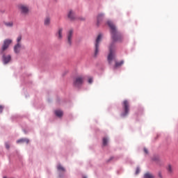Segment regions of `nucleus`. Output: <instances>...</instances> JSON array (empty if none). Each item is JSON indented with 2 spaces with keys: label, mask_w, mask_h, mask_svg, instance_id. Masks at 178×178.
Instances as JSON below:
<instances>
[{
  "label": "nucleus",
  "mask_w": 178,
  "mask_h": 178,
  "mask_svg": "<svg viewBox=\"0 0 178 178\" xmlns=\"http://www.w3.org/2000/svg\"><path fill=\"white\" fill-rule=\"evenodd\" d=\"M122 106L124 113L121 114V116L124 118V116H127L129 115V112L130 111V104L129 103V101L124 100L122 103Z\"/></svg>",
  "instance_id": "nucleus-2"
},
{
  "label": "nucleus",
  "mask_w": 178,
  "mask_h": 178,
  "mask_svg": "<svg viewBox=\"0 0 178 178\" xmlns=\"http://www.w3.org/2000/svg\"><path fill=\"white\" fill-rule=\"evenodd\" d=\"M166 170L168 175H173V172H175V168L172 165L168 164L166 167Z\"/></svg>",
  "instance_id": "nucleus-8"
},
{
  "label": "nucleus",
  "mask_w": 178,
  "mask_h": 178,
  "mask_svg": "<svg viewBox=\"0 0 178 178\" xmlns=\"http://www.w3.org/2000/svg\"><path fill=\"white\" fill-rule=\"evenodd\" d=\"M107 24L111 29V35L113 40V42L110 44L108 47L109 54L107 58L108 63L111 65L115 56L116 44H115V42H122V41H123V35L118 31L116 26L112 21H108Z\"/></svg>",
  "instance_id": "nucleus-1"
},
{
  "label": "nucleus",
  "mask_w": 178,
  "mask_h": 178,
  "mask_svg": "<svg viewBox=\"0 0 178 178\" xmlns=\"http://www.w3.org/2000/svg\"><path fill=\"white\" fill-rule=\"evenodd\" d=\"M138 173H140V168H137L136 171V175H138Z\"/></svg>",
  "instance_id": "nucleus-23"
},
{
  "label": "nucleus",
  "mask_w": 178,
  "mask_h": 178,
  "mask_svg": "<svg viewBox=\"0 0 178 178\" xmlns=\"http://www.w3.org/2000/svg\"><path fill=\"white\" fill-rule=\"evenodd\" d=\"M29 139L22 138L17 140V144H20L22 143H26V144H29Z\"/></svg>",
  "instance_id": "nucleus-17"
},
{
  "label": "nucleus",
  "mask_w": 178,
  "mask_h": 178,
  "mask_svg": "<svg viewBox=\"0 0 178 178\" xmlns=\"http://www.w3.org/2000/svg\"><path fill=\"white\" fill-rule=\"evenodd\" d=\"M73 38V30H70L67 33V42L69 45H72V39Z\"/></svg>",
  "instance_id": "nucleus-7"
},
{
  "label": "nucleus",
  "mask_w": 178,
  "mask_h": 178,
  "mask_svg": "<svg viewBox=\"0 0 178 178\" xmlns=\"http://www.w3.org/2000/svg\"><path fill=\"white\" fill-rule=\"evenodd\" d=\"M22 51V43H17L14 47V52L19 54Z\"/></svg>",
  "instance_id": "nucleus-9"
},
{
  "label": "nucleus",
  "mask_w": 178,
  "mask_h": 178,
  "mask_svg": "<svg viewBox=\"0 0 178 178\" xmlns=\"http://www.w3.org/2000/svg\"><path fill=\"white\" fill-rule=\"evenodd\" d=\"M6 25H7L8 27H12L13 26V24L12 22L6 23Z\"/></svg>",
  "instance_id": "nucleus-22"
},
{
  "label": "nucleus",
  "mask_w": 178,
  "mask_h": 178,
  "mask_svg": "<svg viewBox=\"0 0 178 178\" xmlns=\"http://www.w3.org/2000/svg\"><path fill=\"white\" fill-rule=\"evenodd\" d=\"M10 59H12V57L8 55V56H3V62L4 63V65H7V63L10 62Z\"/></svg>",
  "instance_id": "nucleus-10"
},
{
  "label": "nucleus",
  "mask_w": 178,
  "mask_h": 178,
  "mask_svg": "<svg viewBox=\"0 0 178 178\" xmlns=\"http://www.w3.org/2000/svg\"><path fill=\"white\" fill-rule=\"evenodd\" d=\"M12 44V40L10 39H6L3 41V44L1 47V54H3L8 48H9V45Z\"/></svg>",
  "instance_id": "nucleus-6"
},
{
  "label": "nucleus",
  "mask_w": 178,
  "mask_h": 178,
  "mask_svg": "<svg viewBox=\"0 0 178 178\" xmlns=\"http://www.w3.org/2000/svg\"><path fill=\"white\" fill-rule=\"evenodd\" d=\"M103 145H104V147H106V145H108V138H103Z\"/></svg>",
  "instance_id": "nucleus-20"
},
{
  "label": "nucleus",
  "mask_w": 178,
  "mask_h": 178,
  "mask_svg": "<svg viewBox=\"0 0 178 178\" xmlns=\"http://www.w3.org/2000/svg\"><path fill=\"white\" fill-rule=\"evenodd\" d=\"M102 20H104V14L100 13L97 15V25H99V23H101V22H102Z\"/></svg>",
  "instance_id": "nucleus-12"
},
{
  "label": "nucleus",
  "mask_w": 178,
  "mask_h": 178,
  "mask_svg": "<svg viewBox=\"0 0 178 178\" xmlns=\"http://www.w3.org/2000/svg\"><path fill=\"white\" fill-rule=\"evenodd\" d=\"M85 78L83 76H76L74 80V86L75 87H81L84 83Z\"/></svg>",
  "instance_id": "nucleus-3"
},
{
  "label": "nucleus",
  "mask_w": 178,
  "mask_h": 178,
  "mask_svg": "<svg viewBox=\"0 0 178 178\" xmlns=\"http://www.w3.org/2000/svg\"><path fill=\"white\" fill-rule=\"evenodd\" d=\"M2 111H3V107L0 105V113H2Z\"/></svg>",
  "instance_id": "nucleus-24"
},
{
  "label": "nucleus",
  "mask_w": 178,
  "mask_h": 178,
  "mask_svg": "<svg viewBox=\"0 0 178 178\" xmlns=\"http://www.w3.org/2000/svg\"><path fill=\"white\" fill-rule=\"evenodd\" d=\"M55 115H57L58 118H62V116H63V111L60 110H56Z\"/></svg>",
  "instance_id": "nucleus-16"
},
{
  "label": "nucleus",
  "mask_w": 178,
  "mask_h": 178,
  "mask_svg": "<svg viewBox=\"0 0 178 178\" xmlns=\"http://www.w3.org/2000/svg\"><path fill=\"white\" fill-rule=\"evenodd\" d=\"M101 40H102V35L99 34L98 35L95 44V56H97V55H98V52H99V42H101Z\"/></svg>",
  "instance_id": "nucleus-4"
},
{
  "label": "nucleus",
  "mask_w": 178,
  "mask_h": 178,
  "mask_svg": "<svg viewBox=\"0 0 178 178\" xmlns=\"http://www.w3.org/2000/svg\"><path fill=\"white\" fill-rule=\"evenodd\" d=\"M83 178H87V177H83Z\"/></svg>",
  "instance_id": "nucleus-30"
},
{
  "label": "nucleus",
  "mask_w": 178,
  "mask_h": 178,
  "mask_svg": "<svg viewBox=\"0 0 178 178\" xmlns=\"http://www.w3.org/2000/svg\"><path fill=\"white\" fill-rule=\"evenodd\" d=\"M88 83H89V84H91L92 83V78H90L88 79Z\"/></svg>",
  "instance_id": "nucleus-25"
},
{
  "label": "nucleus",
  "mask_w": 178,
  "mask_h": 178,
  "mask_svg": "<svg viewBox=\"0 0 178 178\" xmlns=\"http://www.w3.org/2000/svg\"><path fill=\"white\" fill-rule=\"evenodd\" d=\"M20 41H22V35H19V36L17 37V44H22V42H20Z\"/></svg>",
  "instance_id": "nucleus-21"
},
{
  "label": "nucleus",
  "mask_w": 178,
  "mask_h": 178,
  "mask_svg": "<svg viewBox=\"0 0 178 178\" xmlns=\"http://www.w3.org/2000/svg\"><path fill=\"white\" fill-rule=\"evenodd\" d=\"M6 148H7V149H9V145L6 144Z\"/></svg>",
  "instance_id": "nucleus-27"
},
{
  "label": "nucleus",
  "mask_w": 178,
  "mask_h": 178,
  "mask_svg": "<svg viewBox=\"0 0 178 178\" xmlns=\"http://www.w3.org/2000/svg\"><path fill=\"white\" fill-rule=\"evenodd\" d=\"M68 17L70 20H74V13L72 10L68 12Z\"/></svg>",
  "instance_id": "nucleus-14"
},
{
  "label": "nucleus",
  "mask_w": 178,
  "mask_h": 178,
  "mask_svg": "<svg viewBox=\"0 0 178 178\" xmlns=\"http://www.w3.org/2000/svg\"><path fill=\"white\" fill-rule=\"evenodd\" d=\"M123 63H124V62L123 60L120 61V62H115V67H119V66H122V65H123Z\"/></svg>",
  "instance_id": "nucleus-19"
},
{
  "label": "nucleus",
  "mask_w": 178,
  "mask_h": 178,
  "mask_svg": "<svg viewBox=\"0 0 178 178\" xmlns=\"http://www.w3.org/2000/svg\"><path fill=\"white\" fill-rule=\"evenodd\" d=\"M59 177H62V176L59 175Z\"/></svg>",
  "instance_id": "nucleus-29"
},
{
  "label": "nucleus",
  "mask_w": 178,
  "mask_h": 178,
  "mask_svg": "<svg viewBox=\"0 0 178 178\" xmlns=\"http://www.w3.org/2000/svg\"><path fill=\"white\" fill-rule=\"evenodd\" d=\"M57 170H58V172H62L63 173H65V172H66L65 168H63V166H62V165L60 164H58L57 165Z\"/></svg>",
  "instance_id": "nucleus-15"
},
{
  "label": "nucleus",
  "mask_w": 178,
  "mask_h": 178,
  "mask_svg": "<svg viewBox=\"0 0 178 178\" xmlns=\"http://www.w3.org/2000/svg\"><path fill=\"white\" fill-rule=\"evenodd\" d=\"M144 178H155V177L152 174L147 172L145 174Z\"/></svg>",
  "instance_id": "nucleus-18"
},
{
  "label": "nucleus",
  "mask_w": 178,
  "mask_h": 178,
  "mask_svg": "<svg viewBox=\"0 0 178 178\" xmlns=\"http://www.w3.org/2000/svg\"><path fill=\"white\" fill-rule=\"evenodd\" d=\"M159 176L160 178H162V174L161 172L159 173Z\"/></svg>",
  "instance_id": "nucleus-28"
},
{
  "label": "nucleus",
  "mask_w": 178,
  "mask_h": 178,
  "mask_svg": "<svg viewBox=\"0 0 178 178\" xmlns=\"http://www.w3.org/2000/svg\"><path fill=\"white\" fill-rule=\"evenodd\" d=\"M144 152L145 154H148V149H147V148H144Z\"/></svg>",
  "instance_id": "nucleus-26"
},
{
  "label": "nucleus",
  "mask_w": 178,
  "mask_h": 178,
  "mask_svg": "<svg viewBox=\"0 0 178 178\" xmlns=\"http://www.w3.org/2000/svg\"><path fill=\"white\" fill-rule=\"evenodd\" d=\"M18 9L20 10L22 15H28L29 12H30V9L29 8V6L24 4H19L18 6Z\"/></svg>",
  "instance_id": "nucleus-5"
},
{
  "label": "nucleus",
  "mask_w": 178,
  "mask_h": 178,
  "mask_svg": "<svg viewBox=\"0 0 178 178\" xmlns=\"http://www.w3.org/2000/svg\"><path fill=\"white\" fill-rule=\"evenodd\" d=\"M45 26L46 27H49V26H51V17L49 16L46 17Z\"/></svg>",
  "instance_id": "nucleus-13"
},
{
  "label": "nucleus",
  "mask_w": 178,
  "mask_h": 178,
  "mask_svg": "<svg viewBox=\"0 0 178 178\" xmlns=\"http://www.w3.org/2000/svg\"><path fill=\"white\" fill-rule=\"evenodd\" d=\"M63 31V29L62 28H59L58 29V33H56V37L57 38H58V40H62V33Z\"/></svg>",
  "instance_id": "nucleus-11"
}]
</instances>
